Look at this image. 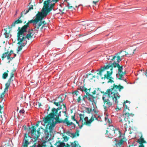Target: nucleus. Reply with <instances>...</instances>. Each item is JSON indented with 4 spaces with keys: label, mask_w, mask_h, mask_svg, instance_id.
I'll return each mask as SVG.
<instances>
[{
    "label": "nucleus",
    "mask_w": 147,
    "mask_h": 147,
    "mask_svg": "<svg viewBox=\"0 0 147 147\" xmlns=\"http://www.w3.org/2000/svg\"><path fill=\"white\" fill-rule=\"evenodd\" d=\"M6 53H7V59L8 60H9V59L10 58V56L11 54L10 53H9L8 52H7Z\"/></svg>",
    "instance_id": "nucleus-37"
},
{
    "label": "nucleus",
    "mask_w": 147,
    "mask_h": 147,
    "mask_svg": "<svg viewBox=\"0 0 147 147\" xmlns=\"http://www.w3.org/2000/svg\"><path fill=\"white\" fill-rule=\"evenodd\" d=\"M79 92L78 91H75L74 92H73L72 93V94H74L75 95H76V96H77L78 95V93Z\"/></svg>",
    "instance_id": "nucleus-44"
},
{
    "label": "nucleus",
    "mask_w": 147,
    "mask_h": 147,
    "mask_svg": "<svg viewBox=\"0 0 147 147\" xmlns=\"http://www.w3.org/2000/svg\"><path fill=\"white\" fill-rule=\"evenodd\" d=\"M137 142L140 144L138 147H145V146L143 144L147 143L144 140V138L143 137L142 134L139 139L137 140Z\"/></svg>",
    "instance_id": "nucleus-16"
},
{
    "label": "nucleus",
    "mask_w": 147,
    "mask_h": 147,
    "mask_svg": "<svg viewBox=\"0 0 147 147\" xmlns=\"http://www.w3.org/2000/svg\"><path fill=\"white\" fill-rule=\"evenodd\" d=\"M33 9V6L32 5H30L28 10H27L26 11H25V10H24V11H23L22 12H23V13L24 14H26V13H28L29 12L30 10L31 9Z\"/></svg>",
    "instance_id": "nucleus-26"
},
{
    "label": "nucleus",
    "mask_w": 147,
    "mask_h": 147,
    "mask_svg": "<svg viewBox=\"0 0 147 147\" xmlns=\"http://www.w3.org/2000/svg\"><path fill=\"white\" fill-rule=\"evenodd\" d=\"M64 139L66 141H67L68 140V138L67 136H65L64 138Z\"/></svg>",
    "instance_id": "nucleus-51"
},
{
    "label": "nucleus",
    "mask_w": 147,
    "mask_h": 147,
    "mask_svg": "<svg viewBox=\"0 0 147 147\" xmlns=\"http://www.w3.org/2000/svg\"><path fill=\"white\" fill-rule=\"evenodd\" d=\"M61 109H62L61 107H58L57 109L55 108H53L52 110V112L46 117V122H47L48 121H50L51 118H54L55 115H57V114H60L58 113V110Z\"/></svg>",
    "instance_id": "nucleus-10"
},
{
    "label": "nucleus",
    "mask_w": 147,
    "mask_h": 147,
    "mask_svg": "<svg viewBox=\"0 0 147 147\" xmlns=\"http://www.w3.org/2000/svg\"><path fill=\"white\" fill-rule=\"evenodd\" d=\"M56 2H55L54 3H53L51 5H50V7H51V8H52L53 9V7H54V6H55V3Z\"/></svg>",
    "instance_id": "nucleus-45"
},
{
    "label": "nucleus",
    "mask_w": 147,
    "mask_h": 147,
    "mask_svg": "<svg viewBox=\"0 0 147 147\" xmlns=\"http://www.w3.org/2000/svg\"><path fill=\"white\" fill-rule=\"evenodd\" d=\"M110 69V71H107V74H105L104 76L102 77L101 78L102 79H104V80L105 79H107L109 80L107 82L108 83H113L114 81L113 80V78L111 76L113 72V67L111 65H107L102 67L99 71V73H98L97 74L101 76L102 75V72L105 69Z\"/></svg>",
    "instance_id": "nucleus-4"
},
{
    "label": "nucleus",
    "mask_w": 147,
    "mask_h": 147,
    "mask_svg": "<svg viewBox=\"0 0 147 147\" xmlns=\"http://www.w3.org/2000/svg\"><path fill=\"white\" fill-rule=\"evenodd\" d=\"M9 53H11V54H12V53H13V51H12V50H11V51H10V52Z\"/></svg>",
    "instance_id": "nucleus-61"
},
{
    "label": "nucleus",
    "mask_w": 147,
    "mask_h": 147,
    "mask_svg": "<svg viewBox=\"0 0 147 147\" xmlns=\"http://www.w3.org/2000/svg\"><path fill=\"white\" fill-rule=\"evenodd\" d=\"M69 123H71L72 124H70V125H67V126H70V125H73V126H72V128L73 129H74L75 128V127H76V125H75V124H74V123H73L72 122H70L69 121Z\"/></svg>",
    "instance_id": "nucleus-42"
},
{
    "label": "nucleus",
    "mask_w": 147,
    "mask_h": 147,
    "mask_svg": "<svg viewBox=\"0 0 147 147\" xmlns=\"http://www.w3.org/2000/svg\"><path fill=\"white\" fill-rule=\"evenodd\" d=\"M55 101L61 104L63 102V100L61 97H58L56 98Z\"/></svg>",
    "instance_id": "nucleus-27"
},
{
    "label": "nucleus",
    "mask_w": 147,
    "mask_h": 147,
    "mask_svg": "<svg viewBox=\"0 0 147 147\" xmlns=\"http://www.w3.org/2000/svg\"><path fill=\"white\" fill-rule=\"evenodd\" d=\"M77 143L78 142L76 141H74L73 142L71 143L70 144L71 147H76L79 146V144H77Z\"/></svg>",
    "instance_id": "nucleus-25"
},
{
    "label": "nucleus",
    "mask_w": 147,
    "mask_h": 147,
    "mask_svg": "<svg viewBox=\"0 0 147 147\" xmlns=\"http://www.w3.org/2000/svg\"><path fill=\"white\" fill-rule=\"evenodd\" d=\"M28 138H31L32 137L29 136L28 134H25L24 135V138L23 143V147H27L28 145L30 144L28 142Z\"/></svg>",
    "instance_id": "nucleus-13"
},
{
    "label": "nucleus",
    "mask_w": 147,
    "mask_h": 147,
    "mask_svg": "<svg viewBox=\"0 0 147 147\" xmlns=\"http://www.w3.org/2000/svg\"><path fill=\"white\" fill-rule=\"evenodd\" d=\"M26 29H24L23 28L20 29V27H18L19 30L17 33V40L18 41L17 44L19 45L17 49V53L20 51L26 44V38L29 40L30 38H31L32 37L30 34H27L26 36H24V34L26 32Z\"/></svg>",
    "instance_id": "nucleus-2"
},
{
    "label": "nucleus",
    "mask_w": 147,
    "mask_h": 147,
    "mask_svg": "<svg viewBox=\"0 0 147 147\" xmlns=\"http://www.w3.org/2000/svg\"><path fill=\"white\" fill-rule=\"evenodd\" d=\"M19 112L20 113H24V111L23 109L20 110L19 111Z\"/></svg>",
    "instance_id": "nucleus-48"
},
{
    "label": "nucleus",
    "mask_w": 147,
    "mask_h": 147,
    "mask_svg": "<svg viewBox=\"0 0 147 147\" xmlns=\"http://www.w3.org/2000/svg\"><path fill=\"white\" fill-rule=\"evenodd\" d=\"M8 91V89H5V88L3 92H2L0 96V101L1 102L3 101H5L4 99V97H5V93L7 92Z\"/></svg>",
    "instance_id": "nucleus-20"
},
{
    "label": "nucleus",
    "mask_w": 147,
    "mask_h": 147,
    "mask_svg": "<svg viewBox=\"0 0 147 147\" xmlns=\"http://www.w3.org/2000/svg\"><path fill=\"white\" fill-rule=\"evenodd\" d=\"M63 106V108H65V109H66V105H65V104H63V105H61V106Z\"/></svg>",
    "instance_id": "nucleus-52"
},
{
    "label": "nucleus",
    "mask_w": 147,
    "mask_h": 147,
    "mask_svg": "<svg viewBox=\"0 0 147 147\" xmlns=\"http://www.w3.org/2000/svg\"><path fill=\"white\" fill-rule=\"evenodd\" d=\"M92 94H91V95H93L94 96H95L94 95L96 94V90H94L93 91V92H92Z\"/></svg>",
    "instance_id": "nucleus-49"
},
{
    "label": "nucleus",
    "mask_w": 147,
    "mask_h": 147,
    "mask_svg": "<svg viewBox=\"0 0 147 147\" xmlns=\"http://www.w3.org/2000/svg\"><path fill=\"white\" fill-rule=\"evenodd\" d=\"M3 107V105H0V108H1V109L0 110H1V109Z\"/></svg>",
    "instance_id": "nucleus-56"
},
{
    "label": "nucleus",
    "mask_w": 147,
    "mask_h": 147,
    "mask_svg": "<svg viewBox=\"0 0 147 147\" xmlns=\"http://www.w3.org/2000/svg\"><path fill=\"white\" fill-rule=\"evenodd\" d=\"M59 0H47L45 1L43 3L44 6L42 9V12L41 13L39 12L40 14H41V16L42 17V19L45 17L47 15L48 13L51 11L52 9L51 7H49L50 3L53 2H57L59 1Z\"/></svg>",
    "instance_id": "nucleus-6"
},
{
    "label": "nucleus",
    "mask_w": 147,
    "mask_h": 147,
    "mask_svg": "<svg viewBox=\"0 0 147 147\" xmlns=\"http://www.w3.org/2000/svg\"><path fill=\"white\" fill-rule=\"evenodd\" d=\"M47 142V141H44L42 143V145H41L42 146V147H47V145L46 144V143Z\"/></svg>",
    "instance_id": "nucleus-41"
},
{
    "label": "nucleus",
    "mask_w": 147,
    "mask_h": 147,
    "mask_svg": "<svg viewBox=\"0 0 147 147\" xmlns=\"http://www.w3.org/2000/svg\"><path fill=\"white\" fill-rule=\"evenodd\" d=\"M85 108L86 112L88 113H90L91 111H92V109L90 108L86 107Z\"/></svg>",
    "instance_id": "nucleus-30"
},
{
    "label": "nucleus",
    "mask_w": 147,
    "mask_h": 147,
    "mask_svg": "<svg viewBox=\"0 0 147 147\" xmlns=\"http://www.w3.org/2000/svg\"><path fill=\"white\" fill-rule=\"evenodd\" d=\"M92 74H88L87 75V78H88V76L90 75H92Z\"/></svg>",
    "instance_id": "nucleus-58"
},
{
    "label": "nucleus",
    "mask_w": 147,
    "mask_h": 147,
    "mask_svg": "<svg viewBox=\"0 0 147 147\" xmlns=\"http://www.w3.org/2000/svg\"><path fill=\"white\" fill-rule=\"evenodd\" d=\"M121 52H119L117 53H116L115 54V56H113L112 55L111 56H107V59L108 60H111L112 61H114V62L115 61H116V62L117 61V57L118 56H119L118 55L121 54ZM111 63V64H109L108 65H111L112 63L111 62V61H110Z\"/></svg>",
    "instance_id": "nucleus-15"
},
{
    "label": "nucleus",
    "mask_w": 147,
    "mask_h": 147,
    "mask_svg": "<svg viewBox=\"0 0 147 147\" xmlns=\"http://www.w3.org/2000/svg\"><path fill=\"white\" fill-rule=\"evenodd\" d=\"M84 122H87L89 121V120H88V117H86L85 118H84Z\"/></svg>",
    "instance_id": "nucleus-43"
},
{
    "label": "nucleus",
    "mask_w": 147,
    "mask_h": 147,
    "mask_svg": "<svg viewBox=\"0 0 147 147\" xmlns=\"http://www.w3.org/2000/svg\"><path fill=\"white\" fill-rule=\"evenodd\" d=\"M120 52H121V53H124V54H123V55H121V56H120V58L123 57L124 56L127 55L129 54L128 53H126L125 51H120Z\"/></svg>",
    "instance_id": "nucleus-32"
},
{
    "label": "nucleus",
    "mask_w": 147,
    "mask_h": 147,
    "mask_svg": "<svg viewBox=\"0 0 147 147\" xmlns=\"http://www.w3.org/2000/svg\"><path fill=\"white\" fill-rule=\"evenodd\" d=\"M33 33V30L31 29L30 30H29L28 31V34H30L31 36H32L33 35V34H32Z\"/></svg>",
    "instance_id": "nucleus-40"
},
{
    "label": "nucleus",
    "mask_w": 147,
    "mask_h": 147,
    "mask_svg": "<svg viewBox=\"0 0 147 147\" xmlns=\"http://www.w3.org/2000/svg\"><path fill=\"white\" fill-rule=\"evenodd\" d=\"M40 22H38L37 27L38 28H37V30L38 31L39 28L41 26V28H40L41 30H42L44 26V25L46 24V23L45 21H42V20H39Z\"/></svg>",
    "instance_id": "nucleus-19"
},
{
    "label": "nucleus",
    "mask_w": 147,
    "mask_h": 147,
    "mask_svg": "<svg viewBox=\"0 0 147 147\" xmlns=\"http://www.w3.org/2000/svg\"><path fill=\"white\" fill-rule=\"evenodd\" d=\"M121 74L123 76L126 74V72L125 71L123 72L122 71V72L121 73Z\"/></svg>",
    "instance_id": "nucleus-54"
},
{
    "label": "nucleus",
    "mask_w": 147,
    "mask_h": 147,
    "mask_svg": "<svg viewBox=\"0 0 147 147\" xmlns=\"http://www.w3.org/2000/svg\"><path fill=\"white\" fill-rule=\"evenodd\" d=\"M92 117H93L94 118V119H95L96 120H98V118L95 117V115H94L93 116V115H92Z\"/></svg>",
    "instance_id": "nucleus-55"
},
{
    "label": "nucleus",
    "mask_w": 147,
    "mask_h": 147,
    "mask_svg": "<svg viewBox=\"0 0 147 147\" xmlns=\"http://www.w3.org/2000/svg\"><path fill=\"white\" fill-rule=\"evenodd\" d=\"M68 132L69 134H70L72 136L73 138H75L76 136H79V131L78 130H76V131L75 133H70L69 132Z\"/></svg>",
    "instance_id": "nucleus-23"
},
{
    "label": "nucleus",
    "mask_w": 147,
    "mask_h": 147,
    "mask_svg": "<svg viewBox=\"0 0 147 147\" xmlns=\"http://www.w3.org/2000/svg\"><path fill=\"white\" fill-rule=\"evenodd\" d=\"M72 1H71L70 2H67L68 5L67 6L68 9H71L73 7L72 6H70V5H72Z\"/></svg>",
    "instance_id": "nucleus-33"
},
{
    "label": "nucleus",
    "mask_w": 147,
    "mask_h": 147,
    "mask_svg": "<svg viewBox=\"0 0 147 147\" xmlns=\"http://www.w3.org/2000/svg\"><path fill=\"white\" fill-rule=\"evenodd\" d=\"M88 22V21H84L81 22L80 25L81 26H86L89 25Z\"/></svg>",
    "instance_id": "nucleus-28"
},
{
    "label": "nucleus",
    "mask_w": 147,
    "mask_h": 147,
    "mask_svg": "<svg viewBox=\"0 0 147 147\" xmlns=\"http://www.w3.org/2000/svg\"><path fill=\"white\" fill-rule=\"evenodd\" d=\"M127 110L128 111H129V109L128 108L127 106L125 105V106H124V110L123 111V114H124V111L125 113H128V111L127 112L126 111Z\"/></svg>",
    "instance_id": "nucleus-35"
},
{
    "label": "nucleus",
    "mask_w": 147,
    "mask_h": 147,
    "mask_svg": "<svg viewBox=\"0 0 147 147\" xmlns=\"http://www.w3.org/2000/svg\"><path fill=\"white\" fill-rule=\"evenodd\" d=\"M95 78V76H93L92 77V78H91L90 80H92V79L93 78Z\"/></svg>",
    "instance_id": "nucleus-59"
},
{
    "label": "nucleus",
    "mask_w": 147,
    "mask_h": 147,
    "mask_svg": "<svg viewBox=\"0 0 147 147\" xmlns=\"http://www.w3.org/2000/svg\"><path fill=\"white\" fill-rule=\"evenodd\" d=\"M31 128H32V129L31 130V135L33 136H34V139L35 140L36 139V130L34 126H32Z\"/></svg>",
    "instance_id": "nucleus-21"
},
{
    "label": "nucleus",
    "mask_w": 147,
    "mask_h": 147,
    "mask_svg": "<svg viewBox=\"0 0 147 147\" xmlns=\"http://www.w3.org/2000/svg\"><path fill=\"white\" fill-rule=\"evenodd\" d=\"M53 104L54 105H55L57 107H59V106H61V105L60 103L59 102H57L55 101L54 102Z\"/></svg>",
    "instance_id": "nucleus-38"
},
{
    "label": "nucleus",
    "mask_w": 147,
    "mask_h": 147,
    "mask_svg": "<svg viewBox=\"0 0 147 147\" xmlns=\"http://www.w3.org/2000/svg\"><path fill=\"white\" fill-rule=\"evenodd\" d=\"M38 105L39 107H40V106H41V103L38 102Z\"/></svg>",
    "instance_id": "nucleus-60"
},
{
    "label": "nucleus",
    "mask_w": 147,
    "mask_h": 147,
    "mask_svg": "<svg viewBox=\"0 0 147 147\" xmlns=\"http://www.w3.org/2000/svg\"><path fill=\"white\" fill-rule=\"evenodd\" d=\"M42 17L41 16V14H40L38 13L36 15V17L34 19L28 21V22L22 28H23L24 29H27V27H29V23H33L34 25V29L35 30L37 31V28H38L37 27L38 22L39 21V20H42Z\"/></svg>",
    "instance_id": "nucleus-8"
},
{
    "label": "nucleus",
    "mask_w": 147,
    "mask_h": 147,
    "mask_svg": "<svg viewBox=\"0 0 147 147\" xmlns=\"http://www.w3.org/2000/svg\"><path fill=\"white\" fill-rule=\"evenodd\" d=\"M13 28H11V26H8V28L4 29L5 33L4 35L5 36V37L6 38H10L11 36L10 33V31Z\"/></svg>",
    "instance_id": "nucleus-12"
},
{
    "label": "nucleus",
    "mask_w": 147,
    "mask_h": 147,
    "mask_svg": "<svg viewBox=\"0 0 147 147\" xmlns=\"http://www.w3.org/2000/svg\"><path fill=\"white\" fill-rule=\"evenodd\" d=\"M7 53L6 52L3 54L2 56L1 57V58L2 60H3L4 59L5 57H7Z\"/></svg>",
    "instance_id": "nucleus-36"
},
{
    "label": "nucleus",
    "mask_w": 147,
    "mask_h": 147,
    "mask_svg": "<svg viewBox=\"0 0 147 147\" xmlns=\"http://www.w3.org/2000/svg\"><path fill=\"white\" fill-rule=\"evenodd\" d=\"M38 147H42V146L40 145H38L37 146Z\"/></svg>",
    "instance_id": "nucleus-63"
},
{
    "label": "nucleus",
    "mask_w": 147,
    "mask_h": 147,
    "mask_svg": "<svg viewBox=\"0 0 147 147\" xmlns=\"http://www.w3.org/2000/svg\"><path fill=\"white\" fill-rule=\"evenodd\" d=\"M16 56V54H15L14 55V56L13 57H10V58L9 59V62L10 61H11V60L13 59V58H14Z\"/></svg>",
    "instance_id": "nucleus-50"
},
{
    "label": "nucleus",
    "mask_w": 147,
    "mask_h": 147,
    "mask_svg": "<svg viewBox=\"0 0 147 147\" xmlns=\"http://www.w3.org/2000/svg\"><path fill=\"white\" fill-rule=\"evenodd\" d=\"M71 119L74 121H76V123H78V121H77L75 119V115H74L73 116H71Z\"/></svg>",
    "instance_id": "nucleus-39"
},
{
    "label": "nucleus",
    "mask_w": 147,
    "mask_h": 147,
    "mask_svg": "<svg viewBox=\"0 0 147 147\" xmlns=\"http://www.w3.org/2000/svg\"><path fill=\"white\" fill-rule=\"evenodd\" d=\"M80 118V120H79L80 121L81 120H83V119H84V114H80L79 115Z\"/></svg>",
    "instance_id": "nucleus-34"
},
{
    "label": "nucleus",
    "mask_w": 147,
    "mask_h": 147,
    "mask_svg": "<svg viewBox=\"0 0 147 147\" xmlns=\"http://www.w3.org/2000/svg\"><path fill=\"white\" fill-rule=\"evenodd\" d=\"M145 75L147 77V70L146 71Z\"/></svg>",
    "instance_id": "nucleus-64"
},
{
    "label": "nucleus",
    "mask_w": 147,
    "mask_h": 147,
    "mask_svg": "<svg viewBox=\"0 0 147 147\" xmlns=\"http://www.w3.org/2000/svg\"><path fill=\"white\" fill-rule=\"evenodd\" d=\"M55 145L57 146V147H65V144L63 142H61L60 141L57 142L55 144Z\"/></svg>",
    "instance_id": "nucleus-22"
},
{
    "label": "nucleus",
    "mask_w": 147,
    "mask_h": 147,
    "mask_svg": "<svg viewBox=\"0 0 147 147\" xmlns=\"http://www.w3.org/2000/svg\"><path fill=\"white\" fill-rule=\"evenodd\" d=\"M14 72L15 71L14 70L12 71L10 74V77L8 79L7 83L5 84V88L6 90L8 89L11 83L13 80V79L14 78Z\"/></svg>",
    "instance_id": "nucleus-11"
},
{
    "label": "nucleus",
    "mask_w": 147,
    "mask_h": 147,
    "mask_svg": "<svg viewBox=\"0 0 147 147\" xmlns=\"http://www.w3.org/2000/svg\"><path fill=\"white\" fill-rule=\"evenodd\" d=\"M66 109H65V111H63V113H65V114H66Z\"/></svg>",
    "instance_id": "nucleus-57"
},
{
    "label": "nucleus",
    "mask_w": 147,
    "mask_h": 147,
    "mask_svg": "<svg viewBox=\"0 0 147 147\" xmlns=\"http://www.w3.org/2000/svg\"><path fill=\"white\" fill-rule=\"evenodd\" d=\"M127 102H129V104L130 103V102H129V101H128V100H126V101H125V102H124V103H123V105H124V104H125V103H127Z\"/></svg>",
    "instance_id": "nucleus-53"
},
{
    "label": "nucleus",
    "mask_w": 147,
    "mask_h": 147,
    "mask_svg": "<svg viewBox=\"0 0 147 147\" xmlns=\"http://www.w3.org/2000/svg\"><path fill=\"white\" fill-rule=\"evenodd\" d=\"M36 146V143H35L31 147H35Z\"/></svg>",
    "instance_id": "nucleus-62"
},
{
    "label": "nucleus",
    "mask_w": 147,
    "mask_h": 147,
    "mask_svg": "<svg viewBox=\"0 0 147 147\" xmlns=\"http://www.w3.org/2000/svg\"><path fill=\"white\" fill-rule=\"evenodd\" d=\"M77 101L78 102H80V100H81V98L80 96L78 97V98L77 99Z\"/></svg>",
    "instance_id": "nucleus-46"
},
{
    "label": "nucleus",
    "mask_w": 147,
    "mask_h": 147,
    "mask_svg": "<svg viewBox=\"0 0 147 147\" xmlns=\"http://www.w3.org/2000/svg\"><path fill=\"white\" fill-rule=\"evenodd\" d=\"M94 120V118L92 117H91L90 119L89 120V121L87 122H84V120H82V125H80L79 124V122H78V124L79 127L80 129H81L83 125H84L90 126L91 123Z\"/></svg>",
    "instance_id": "nucleus-14"
},
{
    "label": "nucleus",
    "mask_w": 147,
    "mask_h": 147,
    "mask_svg": "<svg viewBox=\"0 0 147 147\" xmlns=\"http://www.w3.org/2000/svg\"><path fill=\"white\" fill-rule=\"evenodd\" d=\"M23 12H22L21 13V16L19 18V19L16 20L11 25V28H13L15 27L16 25V24H21L22 22V20L21 19V18L22 17H23Z\"/></svg>",
    "instance_id": "nucleus-17"
},
{
    "label": "nucleus",
    "mask_w": 147,
    "mask_h": 147,
    "mask_svg": "<svg viewBox=\"0 0 147 147\" xmlns=\"http://www.w3.org/2000/svg\"><path fill=\"white\" fill-rule=\"evenodd\" d=\"M124 113V114H123V116L124 117V120L119 117V121L122 124L123 126L126 129L127 127V125L129 124L130 122H133L134 114L132 113H125V111Z\"/></svg>",
    "instance_id": "nucleus-5"
},
{
    "label": "nucleus",
    "mask_w": 147,
    "mask_h": 147,
    "mask_svg": "<svg viewBox=\"0 0 147 147\" xmlns=\"http://www.w3.org/2000/svg\"><path fill=\"white\" fill-rule=\"evenodd\" d=\"M124 88L123 86L119 84L116 85L115 84H113V86H111V88L108 89L106 92L101 91V93L103 94L102 99L103 102L104 109L107 111L108 109L110 107L113 105L112 103L107 98H111L112 100L117 104L118 103V99H119L120 96L117 92L118 90L119 92L121 90Z\"/></svg>",
    "instance_id": "nucleus-1"
},
{
    "label": "nucleus",
    "mask_w": 147,
    "mask_h": 147,
    "mask_svg": "<svg viewBox=\"0 0 147 147\" xmlns=\"http://www.w3.org/2000/svg\"><path fill=\"white\" fill-rule=\"evenodd\" d=\"M99 1V0H97V1H93V3L94 4V5H96V3L97 2H98Z\"/></svg>",
    "instance_id": "nucleus-47"
},
{
    "label": "nucleus",
    "mask_w": 147,
    "mask_h": 147,
    "mask_svg": "<svg viewBox=\"0 0 147 147\" xmlns=\"http://www.w3.org/2000/svg\"><path fill=\"white\" fill-rule=\"evenodd\" d=\"M40 128H38V129L37 130V132L38 133V134L36 135V139L35 140V141H36L37 139L40 136Z\"/></svg>",
    "instance_id": "nucleus-29"
},
{
    "label": "nucleus",
    "mask_w": 147,
    "mask_h": 147,
    "mask_svg": "<svg viewBox=\"0 0 147 147\" xmlns=\"http://www.w3.org/2000/svg\"><path fill=\"white\" fill-rule=\"evenodd\" d=\"M60 116V114H57L56 116V117H54L53 118H51V120L50 121L46 122L45 121L46 117L43 120L45 124H47V127H49V132L50 133H53V127L55 126V124L57 123H63L64 124H66L67 125H70L72 124V123H69L68 118H65L64 120H61L59 119V117Z\"/></svg>",
    "instance_id": "nucleus-3"
},
{
    "label": "nucleus",
    "mask_w": 147,
    "mask_h": 147,
    "mask_svg": "<svg viewBox=\"0 0 147 147\" xmlns=\"http://www.w3.org/2000/svg\"><path fill=\"white\" fill-rule=\"evenodd\" d=\"M82 91H84L86 93V98L90 101L91 102L92 105L96 103L97 96H94L89 93L91 88L88 89L84 86H81L79 89Z\"/></svg>",
    "instance_id": "nucleus-7"
},
{
    "label": "nucleus",
    "mask_w": 147,
    "mask_h": 147,
    "mask_svg": "<svg viewBox=\"0 0 147 147\" xmlns=\"http://www.w3.org/2000/svg\"><path fill=\"white\" fill-rule=\"evenodd\" d=\"M8 76V73L4 72L3 74L2 78L4 79H6Z\"/></svg>",
    "instance_id": "nucleus-31"
},
{
    "label": "nucleus",
    "mask_w": 147,
    "mask_h": 147,
    "mask_svg": "<svg viewBox=\"0 0 147 147\" xmlns=\"http://www.w3.org/2000/svg\"><path fill=\"white\" fill-rule=\"evenodd\" d=\"M124 142L123 139H121L119 141L117 142H116L115 145L118 147H120L123 144Z\"/></svg>",
    "instance_id": "nucleus-24"
},
{
    "label": "nucleus",
    "mask_w": 147,
    "mask_h": 147,
    "mask_svg": "<svg viewBox=\"0 0 147 147\" xmlns=\"http://www.w3.org/2000/svg\"><path fill=\"white\" fill-rule=\"evenodd\" d=\"M121 60V59H120V57L118 56L117 57V61L116 62L115 61L113 63L111 64L112 67H114L116 68L117 67L118 68V73L116 75H119V78H118L119 80H121L123 76V74H121L122 72V70L123 69L122 66H120L119 64V62Z\"/></svg>",
    "instance_id": "nucleus-9"
},
{
    "label": "nucleus",
    "mask_w": 147,
    "mask_h": 147,
    "mask_svg": "<svg viewBox=\"0 0 147 147\" xmlns=\"http://www.w3.org/2000/svg\"><path fill=\"white\" fill-rule=\"evenodd\" d=\"M107 129H109V131L108 130H106V134H107V133L109 132L110 134H112L115 133V131H119L118 129H117L114 126H110L109 127L107 128Z\"/></svg>",
    "instance_id": "nucleus-18"
}]
</instances>
